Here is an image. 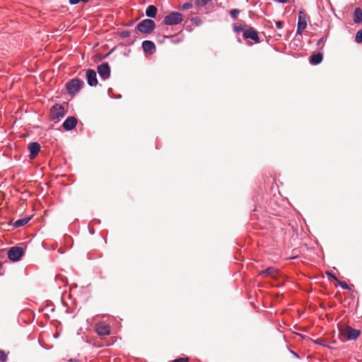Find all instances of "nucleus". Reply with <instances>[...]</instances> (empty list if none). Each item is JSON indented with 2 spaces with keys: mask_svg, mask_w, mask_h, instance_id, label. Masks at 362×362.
<instances>
[{
  "mask_svg": "<svg viewBox=\"0 0 362 362\" xmlns=\"http://www.w3.org/2000/svg\"><path fill=\"white\" fill-rule=\"evenodd\" d=\"M245 25L240 23H234L233 25V32L236 34H239L241 32L245 31Z\"/></svg>",
  "mask_w": 362,
  "mask_h": 362,
  "instance_id": "obj_19",
  "label": "nucleus"
},
{
  "mask_svg": "<svg viewBox=\"0 0 362 362\" xmlns=\"http://www.w3.org/2000/svg\"><path fill=\"white\" fill-rule=\"evenodd\" d=\"M211 0H194V4L198 7L205 6Z\"/></svg>",
  "mask_w": 362,
  "mask_h": 362,
  "instance_id": "obj_21",
  "label": "nucleus"
},
{
  "mask_svg": "<svg viewBox=\"0 0 362 362\" xmlns=\"http://www.w3.org/2000/svg\"><path fill=\"white\" fill-rule=\"evenodd\" d=\"M2 269H3V264H2V262H0V275H1L3 274Z\"/></svg>",
  "mask_w": 362,
  "mask_h": 362,
  "instance_id": "obj_33",
  "label": "nucleus"
},
{
  "mask_svg": "<svg viewBox=\"0 0 362 362\" xmlns=\"http://www.w3.org/2000/svg\"><path fill=\"white\" fill-rule=\"evenodd\" d=\"M346 339L349 340H355L360 335V331L348 327L346 329Z\"/></svg>",
  "mask_w": 362,
  "mask_h": 362,
  "instance_id": "obj_14",
  "label": "nucleus"
},
{
  "mask_svg": "<svg viewBox=\"0 0 362 362\" xmlns=\"http://www.w3.org/2000/svg\"><path fill=\"white\" fill-rule=\"evenodd\" d=\"M325 42V39L324 37H321L318 42H317V46H323L324 42Z\"/></svg>",
  "mask_w": 362,
  "mask_h": 362,
  "instance_id": "obj_30",
  "label": "nucleus"
},
{
  "mask_svg": "<svg viewBox=\"0 0 362 362\" xmlns=\"http://www.w3.org/2000/svg\"><path fill=\"white\" fill-rule=\"evenodd\" d=\"M98 73L103 80H107L110 76V66L108 63L103 62L98 66Z\"/></svg>",
  "mask_w": 362,
  "mask_h": 362,
  "instance_id": "obj_6",
  "label": "nucleus"
},
{
  "mask_svg": "<svg viewBox=\"0 0 362 362\" xmlns=\"http://www.w3.org/2000/svg\"><path fill=\"white\" fill-rule=\"evenodd\" d=\"M77 122V119L75 117L70 116L65 119L62 126L65 130L71 131L76 127Z\"/></svg>",
  "mask_w": 362,
  "mask_h": 362,
  "instance_id": "obj_9",
  "label": "nucleus"
},
{
  "mask_svg": "<svg viewBox=\"0 0 362 362\" xmlns=\"http://www.w3.org/2000/svg\"><path fill=\"white\" fill-rule=\"evenodd\" d=\"M88 2V0H69V3L71 4V5H76V4H78L79 2Z\"/></svg>",
  "mask_w": 362,
  "mask_h": 362,
  "instance_id": "obj_28",
  "label": "nucleus"
},
{
  "mask_svg": "<svg viewBox=\"0 0 362 362\" xmlns=\"http://www.w3.org/2000/svg\"><path fill=\"white\" fill-rule=\"evenodd\" d=\"M64 107L59 104H55L50 109V118L52 121L58 122L64 117Z\"/></svg>",
  "mask_w": 362,
  "mask_h": 362,
  "instance_id": "obj_2",
  "label": "nucleus"
},
{
  "mask_svg": "<svg viewBox=\"0 0 362 362\" xmlns=\"http://www.w3.org/2000/svg\"><path fill=\"white\" fill-rule=\"evenodd\" d=\"M327 274L329 275L333 279H334V280H336L337 281H339L338 279L337 278V276L334 274H332L329 272H327Z\"/></svg>",
  "mask_w": 362,
  "mask_h": 362,
  "instance_id": "obj_32",
  "label": "nucleus"
},
{
  "mask_svg": "<svg viewBox=\"0 0 362 362\" xmlns=\"http://www.w3.org/2000/svg\"><path fill=\"white\" fill-rule=\"evenodd\" d=\"M189 358L185 357V358H179L177 359L173 360L172 362H188Z\"/></svg>",
  "mask_w": 362,
  "mask_h": 362,
  "instance_id": "obj_29",
  "label": "nucleus"
},
{
  "mask_svg": "<svg viewBox=\"0 0 362 362\" xmlns=\"http://www.w3.org/2000/svg\"><path fill=\"white\" fill-rule=\"evenodd\" d=\"M275 25L278 29H281L283 28V23L281 21H276Z\"/></svg>",
  "mask_w": 362,
  "mask_h": 362,
  "instance_id": "obj_31",
  "label": "nucleus"
},
{
  "mask_svg": "<svg viewBox=\"0 0 362 362\" xmlns=\"http://www.w3.org/2000/svg\"><path fill=\"white\" fill-rule=\"evenodd\" d=\"M323 55L321 52L313 54L310 56L309 62L313 65H317L322 61Z\"/></svg>",
  "mask_w": 362,
  "mask_h": 362,
  "instance_id": "obj_15",
  "label": "nucleus"
},
{
  "mask_svg": "<svg viewBox=\"0 0 362 362\" xmlns=\"http://www.w3.org/2000/svg\"><path fill=\"white\" fill-rule=\"evenodd\" d=\"M86 78L87 83L90 86H96L98 81L97 78L96 72L95 70L88 69L86 73Z\"/></svg>",
  "mask_w": 362,
  "mask_h": 362,
  "instance_id": "obj_8",
  "label": "nucleus"
},
{
  "mask_svg": "<svg viewBox=\"0 0 362 362\" xmlns=\"http://www.w3.org/2000/svg\"><path fill=\"white\" fill-rule=\"evenodd\" d=\"M90 233L94 234V232L93 230H90Z\"/></svg>",
  "mask_w": 362,
  "mask_h": 362,
  "instance_id": "obj_37",
  "label": "nucleus"
},
{
  "mask_svg": "<svg viewBox=\"0 0 362 362\" xmlns=\"http://www.w3.org/2000/svg\"><path fill=\"white\" fill-rule=\"evenodd\" d=\"M156 24L153 20L144 19L141 21L137 25L136 30L142 33H150L154 30Z\"/></svg>",
  "mask_w": 362,
  "mask_h": 362,
  "instance_id": "obj_1",
  "label": "nucleus"
},
{
  "mask_svg": "<svg viewBox=\"0 0 362 362\" xmlns=\"http://www.w3.org/2000/svg\"><path fill=\"white\" fill-rule=\"evenodd\" d=\"M354 20L356 23L362 22V11L360 8H356L354 12Z\"/></svg>",
  "mask_w": 362,
  "mask_h": 362,
  "instance_id": "obj_18",
  "label": "nucleus"
},
{
  "mask_svg": "<svg viewBox=\"0 0 362 362\" xmlns=\"http://www.w3.org/2000/svg\"><path fill=\"white\" fill-rule=\"evenodd\" d=\"M339 286L343 289H350L349 285L343 281H338Z\"/></svg>",
  "mask_w": 362,
  "mask_h": 362,
  "instance_id": "obj_27",
  "label": "nucleus"
},
{
  "mask_svg": "<svg viewBox=\"0 0 362 362\" xmlns=\"http://www.w3.org/2000/svg\"><path fill=\"white\" fill-rule=\"evenodd\" d=\"M77 361H78V360H76V359H70L69 361V362H77Z\"/></svg>",
  "mask_w": 362,
  "mask_h": 362,
  "instance_id": "obj_34",
  "label": "nucleus"
},
{
  "mask_svg": "<svg viewBox=\"0 0 362 362\" xmlns=\"http://www.w3.org/2000/svg\"><path fill=\"white\" fill-rule=\"evenodd\" d=\"M142 48L144 52L150 54L154 53L156 49L155 44L150 40H144L142 42Z\"/></svg>",
  "mask_w": 362,
  "mask_h": 362,
  "instance_id": "obj_13",
  "label": "nucleus"
},
{
  "mask_svg": "<svg viewBox=\"0 0 362 362\" xmlns=\"http://www.w3.org/2000/svg\"><path fill=\"white\" fill-rule=\"evenodd\" d=\"M355 40L357 43H361L362 42V30H359L357 31L355 37Z\"/></svg>",
  "mask_w": 362,
  "mask_h": 362,
  "instance_id": "obj_23",
  "label": "nucleus"
},
{
  "mask_svg": "<svg viewBox=\"0 0 362 362\" xmlns=\"http://www.w3.org/2000/svg\"><path fill=\"white\" fill-rule=\"evenodd\" d=\"M96 332L98 335L105 337L110 333V327L105 323H99L96 326Z\"/></svg>",
  "mask_w": 362,
  "mask_h": 362,
  "instance_id": "obj_11",
  "label": "nucleus"
},
{
  "mask_svg": "<svg viewBox=\"0 0 362 362\" xmlns=\"http://www.w3.org/2000/svg\"><path fill=\"white\" fill-rule=\"evenodd\" d=\"M276 272V270L274 267H268L266 269L261 272V275L264 276H273Z\"/></svg>",
  "mask_w": 362,
  "mask_h": 362,
  "instance_id": "obj_20",
  "label": "nucleus"
},
{
  "mask_svg": "<svg viewBox=\"0 0 362 362\" xmlns=\"http://www.w3.org/2000/svg\"><path fill=\"white\" fill-rule=\"evenodd\" d=\"M130 35H131V31L127 30L118 32V35L123 39L129 37L130 36Z\"/></svg>",
  "mask_w": 362,
  "mask_h": 362,
  "instance_id": "obj_22",
  "label": "nucleus"
},
{
  "mask_svg": "<svg viewBox=\"0 0 362 362\" xmlns=\"http://www.w3.org/2000/svg\"><path fill=\"white\" fill-rule=\"evenodd\" d=\"M24 254L22 247L14 246L11 247L8 251V258L12 262H18Z\"/></svg>",
  "mask_w": 362,
  "mask_h": 362,
  "instance_id": "obj_5",
  "label": "nucleus"
},
{
  "mask_svg": "<svg viewBox=\"0 0 362 362\" xmlns=\"http://www.w3.org/2000/svg\"><path fill=\"white\" fill-rule=\"evenodd\" d=\"M83 84L81 79L74 78L66 84V88L69 94H75L81 89Z\"/></svg>",
  "mask_w": 362,
  "mask_h": 362,
  "instance_id": "obj_3",
  "label": "nucleus"
},
{
  "mask_svg": "<svg viewBox=\"0 0 362 362\" xmlns=\"http://www.w3.org/2000/svg\"><path fill=\"white\" fill-rule=\"evenodd\" d=\"M157 8L153 5L148 6L146 10V15L148 18H155Z\"/></svg>",
  "mask_w": 362,
  "mask_h": 362,
  "instance_id": "obj_16",
  "label": "nucleus"
},
{
  "mask_svg": "<svg viewBox=\"0 0 362 362\" xmlns=\"http://www.w3.org/2000/svg\"><path fill=\"white\" fill-rule=\"evenodd\" d=\"M32 218L31 216H28V217H25V218H20L18 220H17L14 223H13V226L16 227V228H18V227H21L25 224H27L30 220Z\"/></svg>",
  "mask_w": 362,
  "mask_h": 362,
  "instance_id": "obj_17",
  "label": "nucleus"
},
{
  "mask_svg": "<svg viewBox=\"0 0 362 362\" xmlns=\"http://www.w3.org/2000/svg\"><path fill=\"white\" fill-rule=\"evenodd\" d=\"M192 8V4L191 3H185L183 5H182L180 8V11H185L188 10Z\"/></svg>",
  "mask_w": 362,
  "mask_h": 362,
  "instance_id": "obj_24",
  "label": "nucleus"
},
{
  "mask_svg": "<svg viewBox=\"0 0 362 362\" xmlns=\"http://www.w3.org/2000/svg\"><path fill=\"white\" fill-rule=\"evenodd\" d=\"M291 352L293 354V355H295L296 357H298V356L293 351H291Z\"/></svg>",
  "mask_w": 362,
  "mask_h": 362,
  "instance_id": "obj_35",
  "label": "nucleus"
},
{
  "mask_svg": "<svg viewBox=\"0 0 362 362\" xmlns=\"http://www.w3.org/2000/svg\"><path fill=\"white\" fill-rule=\"evenodd\" d=\"M182 21V15L176 11L170 13L165 16L163 22L167 25H174L180 23Z\"/></svg>",
  "mask_w": 362,
  "mask_h": 362,
  "instance_id": "obj_4",
  "label": "nucleus"
},
{
  "mask_svg": "<svg viewBox=\"0 0 362 362\" xmlns=\"http://www.w3.org/2000/svg\"><path fill=\"white\" fill-rule=\"evenodd\" d=\"M90 233L94 234V232L93 230H90Z\"/></svg>",
  "mask_w": 362,
  "mask_h": 362,
  "instance_id": "obj_36",
  "label": "nucleus"
},
{
  "mask_svg": "<svg viewBox=\"0 0 362 362\" xmlns=\"http://www.w3.org/2000/svg\"><path fill=\"white\" fill-rule=\"evenodd\" d=\"M243 37L245 39H250L256 42H259L257 32L253 28H250L245 30L243 33Z\"/></svg>",
  "mask_w": 362,
  "mask_h": 362,
  "instance_id": "obj_10",
  "label": "nucleus"
},
{
  "mask_svg": "<svg viewBox=\"0 0 362 362\" xmlns=\"http://www.w3.org/2000/svg\"><path fill=\"white\" fill-rule=\"evenodd\" d=\"M306 26H307L306 14L303 11H300L298 12V19L296 33L301 35L302 32L306 28Z\"/></svg>",
  "mask_w": 362,
  "mask_h": 362,
  "instance_id": "obj_7",
  "label": "nucleus"
},
{
  "mask_svg": "<svg viewBox=\"0 0 362 362\" xmlns=\"http://www.w3.org/2000/svg\"><path fill=\"white\" fill-rule=\"evenodd\" d=\"M30 151V158H35L40 151V145L37 142H32L28 146Z\"/></svg>",
  "mask_w": 362,
  "mask_h": 362,
  "instance_id": "obj_12",
  "label": "nucleus"
},
{
  "mask_svg": "<svg viewBox=\"0 0 362 362\" xmlns=\"http://www.w3.org/2000/svg\"><path fill=\"white\" fill-rule=\"evenodd\" d=\"M7 361V355L3 350H0V361L1 362H6Z\"/></svg>",
  "mask_w": 362,
  "mask_h": 362,
  "instance_id": "obj_26",
  "label": "nucleus"
},
{
  "mask_svg": "<svg viewBox=\"0 0 362 362\" xmlns=\"http://www.w3.org/2000/svg\"><path fill=\"white\" fill-rule=\"evenodd\" d=\"M240 13V11L238 9H236V8H234V9H232L230 12V17L235 20L238 17V15Z\"/></svg>",
  "mask_w": 362,
  "mask_h": 362,
  "instance_id": "obj_25",
  "label": "nucleus"
}]
</instances>
